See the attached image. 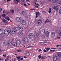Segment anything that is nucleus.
<instances>
[{"instance_id":"obj_20","label":"nucleus","mask_w":61,"mask_h":61,"mask_svg":"<svg viewBox=\"0 0 61 61\" xmlns=\"http://www.w3.org/2000/svg\"><path fill=\"white\" fill-rule=\"evenodd\" d=\"M34 7L35 8H38V6H37V4L36 3H35V4L34 5Z\"/></svg>"},{"instance_id":"obj_31","label":"nucleus","mask_w":61,"mask_h":61,"mask_svg":"<svg viewBox=\"0 0 61 61\" xmlns=\"http://www.w3.org/2000/svg\"><path fill=\"white\" fill-rule=\"evenodd\" d=\"M17 52H22V50H17Z\"/></svg>"},{"instance_id":"obj_56","label":"nucleus","mask_w":61,"mask_h":61,"mask_svg":"<svg viewBox=\"0 0 61 61\" xmlns=\"http://www.w3.org/2000/svg\"><path fill=\"white\" fill-rule=\"evenodd\" d=\"M16 1L17 2H20V1H19V0H16Z\"/></svg>"},{"instance_id":"obj_54","label":"nucleus","mask_w":61,"mask_h":61,"mask_svg":"<svg viewBox=\"0 0 61 61\" xmlns=\"http://www.w3.org/2000/svg\"><path fill=\"white\" fill-rule=\"evenodd\" d=\"M40 44L41 45H43V43L42 42L41 43H40Z\"/></svg>"},{"instance_id":"obj_24","label":"nucleus","mask_w":61,"mask_h":61,"mask_svg":"<svg viewBox=\"0 0 61 61\" xmlns=\"http://www.w3.org/2000/svg\"><path fill=\"white\" fill-rule=\"evenodd\" d=\"M49 11H48L49 13L50 14L51 13V12L52 11H51V8H49Z\"/></svg>"},{"instance_id":"obj_19","label":"nucleus","mask_w":61,"mask_h":61,"mask_svg":"<svg viewBox=\"0 0 61 61\" xmlns=\"http://www.w3.org/2000/svg\"><path fill=\"white\" fill-rule=\"evenodd\" d=\"M18 34L19 35H20V36H23V34L22 32H19Z\"/></svg>"},{"instance_id":"obj_46","label":"nucleus","mask_w":61,"mask_h":61,"mask_svg":"<svg viewBox=\"0 0 61 61\" xmlns=\"http://www.w3.org/2000/svg\"><path fill=\"white\" fill-rule=\"evenodd\" d=\"M2 11V8H0V12H1Z\"/></svg>"},{"instance_id":"obj_58","label":"nucleus","mask_w":61,"mask_h":61,"mask_svg":"<svg viewBox=\"0 0 61 61\" xmlns=\"http://www.w3.org/2000/svg\"><path fill=\"white\" fill-rule=\"evenodd\" d=\"M3 58H0V61L2 60H3Z\"/></svg>"},{"instance_id":"obj_28","label":"nucleus","mask_w":61,"mask_h":61,"mask_svg":"<svg viewBox=\"0 0 61 61\" xmlns=\"http://www.w3.org/2000/svg\"><path fill=\"white\" fill-rule=\"evenodd\" d=\"M45 58V56H42L41 57V59H44Z\"/></svg>"},{"instance_id":"obj_4","label":"nucleus","mask_w":61,"mask_h":61,"mask_svg":"<svg viewBox=\"0 0 61 61\" xmlns=\"http://www.w3.org/2000/svg\"><path fill=\"white\" fill-rule=\"evenodd\" d=\"M23 41L25 43H27L28 40V39L26 37H25L23 39Z\"/></svg>"},{"instance_id":"obj_17","label":"nucleus","mask_w":61,"mask_h":61,"mask_svg":"<svg viewBox=\"0 0 61 61\" xmlns=\"http://www.w3.org/2000/svg\"><path fill=\"white\" fill-rule=\"evenodd\" d=\"M61 2L60 1H58V2H57L56 3V5H59L60 4H61Z\"/></svg>"},{"instance_id":"obj_25","label":"nucleus","mask_w":61,"mask_h":61,"mask_svg":"<svg viewBox=\"0 0 61 61\" xmlns=\"http://www.w3.org/2000/svg\"><path fill=\"white\" fill-rule=\"evenodd\" d=\"M25 55H26V56H29L30 55V53H26L25 54Z\"/></svg>"},{"instance_id":"obj_38","label":"nucleus","mask_w":61,"mask_h":61,"mask_svg":"<svg viewBox=\"0 0 61 61\" xmlns=\"http://www.w3.org/2000/svg\"><path fill=\"white\" fill-rule=\"evenodd\" d=\"M52 3H56L55 0H52Z\"/></svg>"},{"instance_id":"obj_26","label":"nucleus","mask_w":61,"mask_h":61,"mask_svg":"<svg viewBox=\"0 0 61 61\" xmlns=\"http://www.w3.org/2000/svg\"><path fill=\"white\" fill-rule=\"evenodd\" d=\"M15 30L16 31H17L18 30V28L17 27H15Z\"/></svg>"},{"instance_id":"obj_36","label":"nucleus","mask_w":61,"mask_h":61,"mask_svg":"<svg viewBox=\"0 0 61 61\" xmlns=\"http://www.w3.org/2000/svg\"><path fill=\"white\" fill-rule=\"evenodd\" d=\"M41 55H39L38 57L39 59L41 58Z\"/></svg>"},{"instance_id":"obj_13","label":"nucleus","mask_w":61,"mask_h":61,"mask_svg":"<svg viewBox=\"0 0 61 61\" xmlns=\"http://www.w3.org/2000/svg\"><path fill=\"white\" fill-rule=\"evenodd\" d=\"M57 56H54L53 57L54 61H56V60H57Z\"/></svg>"},{"instance_id":"obj_59","label":"nucleus","mask_w":61,"mask_h":61,"mask_svg":"<svg viewBox=\"0 0 61 61\" xmlns=\"http://www.w3.org/2000/svg\"><path fill=\"white\" fill-rule=\"evenodd\" d=\"M21 60H23V58H21L20 59Z\"/></svg>"},{"instance_id":"obj_47","label":"nucleus","mask_w":61,"mask_h":61,"mask_svg":"<svg viewBox=\"0 0 61 61\" xmlns=\"http://www.w3.org/2000/svg\"><path fill=\"white\" fill-rule=\"evenodd\" d=\"M43 2H41L40 3V5H43Z\"/></svg>"},{"instance_id":"obj_52","label":"nucleus","mask_w":61,"mask_h":61,"mask_svg":"<svg viewBox=\"0 0 61 61\" xmlns=\"http://www.w3.org/2000/svg\"><path fill=\"white\" fill-rule=\"evenodd\" d=\"M24 6H26L27 5H26L25 4H24L23 5Z\"/></svg>"},{"instance_id":"obj_48","label":"nucleus","mask_w":61,"mask_h":61,"mask_svg":"<svg viewBox=\"0 0 61 61\" xmlns=\"http://www.w3.org/2000/svg\"><path fill=\"white\" fill-rule=\"evenodd\" d=\"M3 20L4 22H6V20L5 19H3Z\"/></svg>"},{"instance_id":"obj_51","label":"nucleus","mask_w":61,"mask_h":61,"mask_svg":"<svg viewBox=\"0 0 61 61\" xmlns=\"http://www.w3.org/2000/svg\"><path fill=\"white\" fill-rule=\"evenodd\" d=\"M21 1H22V2L23 3H25V1H24V0H21Z\"/></svg>"},{"instance_id":"obj_14","label":"nucleus","mask_w":61,"mask_h":61,"mask_svg":"<svg viewBox=\"0 0 61 61\" xmlns=\"http://www.w3.org/2000/svg\"><path fill=\"white\" fill-rule=\"evenodd\" d=\"M12 41H9L8 42V46H10L12 45Z\"/></svg>"},{"instance_id":"obj_21","label":"nucleus","mask_w":61,"mask_h":61,"mask_svg":"<svg viewBox=\"0 0 61 61\" xmlns=\"http://www.w3.org/2000/svg\"><path fill=\"white\" fill-rule=\"evenodd\" d=\"M57 54L60 57H61V53H58Z\"/></svg>"},{"instance_id":"obj_63","label":"nucleus","mask_w":61,"mask_h":61,"mask_svg":"<svg viewBox=\"0 0 61 61\" xmlns=\"http://www.w3.org/2000/svg\"><path fill=\"white\" fill-rule=\"evenodd\" d=\"M56 46L57 47H58V46H59V45H56Z\"/></svg>"},{"instance_id":"obj_53","label":"nucleus","mask_w":61,"mask_h":61,"mask_svg":"<svg viewBox=\"0 0 61 61\" xmlns=\"http://www.w3.org/2000/svg\"><path fill=\"white\" fill-rule=\"evenodd\" d=\"M2 52V50L1 49H0V54Z\"/></svg>"},{"instance_id":"obj_9","label":"nucleus","mask_w":61,"mask_h":61,"mask_svg":"<svg viewBox=\"0 0 61 61\" xmlns=\"http://www.w3.org/2000/svg\"><path fill=\"white\" fill-rule=\"evenodd\" d=\"M16 20L17 22H20L22 21V20H21V18L20 17H18L17 18Z\"/></svg>"},{"instance_id":"obj_50","label":"nucleus","mask_w":61,"mask_h":61,"mask_svg":"<svg viewBox=\"0 0 61 61\" xmlns=\"http://www.w3.org/2000/svg\"><path fill=\"white\" fill-rule=\"evenodd\" d=\"M2 16H3V17H5V16H6V15L5 14H3L2 15Z\"/></svg>"},{"instance_id":"obj_16","label":"nucleus","mask_w":61,"mask_h":61,"mask_svg":"<svg viewBox=\"0 0 61 61\" xmlns=\"http://www.w3.org/2000/svg\"><path fill=\"white\" fill-rule=\"evenodd\" d=\"M4 34V32L3 30L2 29H0V35H3Z\"/></svg>"},{"instance_id":"obj_57","label":"nucleus","mask_w":61,"mask_h":61,"mask_svg":"<svg viewBox=\"0 0 61 61\" xmlns=\"http://www.w3.org/2000/svg\"><path fill=\"white\" fill-rule=\"evenodd\" d=\"M25 17L26 18V19H27V18H28V17L27 16H25Z\"/></svg>"},{"instance_id":"obj_7","label":"nucleus","mask_w":61,"mask_h":61,"mask_svg":"<svg viewBox=\"0 0 61 61\" xmlns=\"http://www.w3.org/2000/svg\"><path fill=\"white\" fill-rule=\"evenodd\" d=\"M3 44L4 45H7L8 44L7 41L6 40H5L3 41Z\"/></svg>"},{"instance_id":"obj_30","label":"nucleus","mask_w":61,"mask_h":61,"mask_svg":"<svg viewBox=\"0 0 61 61\" xmlns=\"http://www.w3.org/2000/svg\"><path fill=\"white\" fill-rule=\"evenodd\" d=\"M10 11L11 12V13H13L14 12V11L13 10H10Z\"/></svg>"},{"instance_id":"obj_6","label":"nucleus","mask_w":61,"mask_h":61,"mask_svg":"<svg viewBox=\"0 0 61 61\" xmlns=\"http://www.w3.org/2000/svg\"><path fill=\"white\" fill-rule=\"evenodd\" d=\"M38 24L39 25H41L42 23V22L41 21V20H38L37 21Z\"/></svg>"},{"instance_id":"obj_27","label":"nucleus","mask_w":61,"mask_h":61,"mask_svg":"<svg viewBox=\"0 0 61 61\" xmlns=\"http://www.w3.org/2000/svg\"><path fill=\"white\" fill-rule=\"evenodd\" d=\"M16 58L18 60H19V59L21 58L20 57H16Z\"/></svg>"},{"instance_id":"obj_64","label":"nucleus","mask_w":61,"mask_h":61,"mask_svg":"<svg viewBox=\"0 0 61 61\" xmlns=\"http://www.w3.org/2000/svg\"><path fill=\"white\" fill-rule=\"evenodd\" d=\"M47 41L46 40H45L44 41L45 42H47Z\"/></svg>"},{"instance_id":"obj_41","label":"nucleus","mask_w":61,"mask_h":61,"mask_svg":"<svg viewBox=\"0 0 61 61\" xmlns=\"http://www.w3.org/2000/svg\"><path fill=\"white\" fill-rule=\"evenodd\" d=\"M50 51L51 52H54L55 51V50H50Z\"/></svg>"},{"instance_id":"obj_43","label":"nucleus","mask_w":61,"mask_h":61,"mask_svg":"<svg viewBox=\"0 0 61 61\" xmlns=\"http://www.w3.org/2000/svg\"><path fill=\"white\" fill-rule=\"evenodd\" d=\"M47 51H48V50H49L50 49V48H46V49Z\"/></svg>"},{"instance_id":"obj_42","label":"nucleus","mask_w":61,"mask_h":61,"mask_svg":"<svg viewBox=\"0 0 61 61\" xmlns=\"http://www.w3.org/2000/svg\"><path fill=\"white\" fill-rule=\"evenodd\" d=\"M43 51L45 52H47V51H46V50L45 49H44Z\"/></svg>"},{"instance_id":"obj_3","label":"nucleus","mask_w":61,"mask_h":61,"mask_svg":"<svg viewBox=\"0 0 61 61\" xmlns=\"http://www.w3.org/2000/svg\"><path fill=\"white\" fill-rule=\"evenodd\" d=\"M45 35L46 37H48L49 36V32L47 30H46L45 33Z\"/></svg>"},{"instance_id":"obj_35","label":"nucleus","mask_w":61,"mask_h":61,"mask_svg":"<svg viewBox=\"0 0 61 61\" xmlns=\"http://www.w3.org/2000/svg\"><path fill=\"white\" fill-rule=\"evenodd\" d=\"M3 56H4V57H6V54H5V55H3Z\"/></svg>"},{"instance_id":"obj_10","label":"nucleus","mask_w":61,"mask_h":61,"mask_svg":"<svg viewBox=\"0 0 61 61\" xmlns=\"http://www.w3.org/2000/svg\"><path fill=\"white\" fill-rule=\"evenodd\" d=\"M33 34L32 33H30L29 35V37L30 38H32L33 36Z\"/></svg>"},{"instance_id":"obj_62","label":"nucleus","mask_w":61,"mask_h":61,"mask_svg":"<svg viewBox=\"0 0 61 61\" xmlns=\"http://www.w3.org/2000/svg\"><path fill=\"white\" fill-rule=\"evenodd\" d=\"M43 45H46V42H44L43 43Z\"/></svg>"},{"instance_id":"obj_32","label":"nucleus","mask_w":61,"mask_h":61,"mask_svg":"<svg viewBox=\"0 0 61 61\" xmlns=\"http://www.w3.org/2000/svg\"><path fill=\"white\" fill-rule=\"evenodd\" d=\"M9 32H11V29L10 28H9L8 29Z\"/></svg>"},{"instance_id":"obj_12","label":"nucleus","mask_w":61,"mask_h":61,"mask_svg":"<svg viewBox=\"0 0 61 61\" xmlns=\"http://www.w3.org/2000/svg\"><path fill=\"white\" fill-rule=\"evenodd\" d=\"M21 23L23 25H25L26 24L25 21L22 20H21Z\"/></svg>"},{"instance_id":"obj_34","label":"nucleus","mask_w":61,"mask_h":61,"mask_svg":"<svg viewBox=\"0 0 61 61\" xmlns=\"http://www.w3.org/2000/svg\"><path fill=\"white\" fill-rule=\"evenodd\" d=\"M6 19H7V20H8V21H9V20H10V19H9V17H7L6 18Z\"/></svg>"},{"instance_id":"obj_33","label":"nucleus","mask_w":61,"mask_h":61,"mask_svg":"<svg viewBox=\"0 0 61 61\" xmlns=\"http://www.w3.org/2000/svg\"><path fill=\"white\" fill-rule=\"evenodd\" d=\"M49 22V20L48 19L47 20L45 21V23L48 22Z\"/></svg>"},{"instance_id":"obj_49","label":"nucleus","mask_w":61,"mask_h":61,"mask_svg":"<svg viewBox=\"0 0 61 61\" xmlns=\"http://www.w3.org/2000/svg\"><path fill=\"white\" fill-rule=\"evenodd\" d=\"M6 14H9L10 13V12H6Z\"/></svg>"},{"instance_id":"obj_1","label":"nucleus","mask_w":61,"mask_h":61,"mask_svg":"<svg viewBox=\"0 0 61 61\" xmlns=\"http://www.w3.org/2000/svg\"><path fill=\"white\" fill-rule=\"evenodd\" d=\"M16 42H15L13 43L12 45L14 46H19L21 44V41L19 40H18L16 41Z\"/></svg>"},{"instance_id":"obj_45","label":"nucleus","mask_w":61,"mask_h":61,"mask_svg":"<svg viewBox=\"0 0 61 61\" xmlns=\"http://www.w3.org/2000/svg\"><path fill=\"white\" fill-rule=\"evenodd\" d=\"M42 13L43 14H46V12H45L44 11H43L42 12Z\"/></svg>"},{"instance_id":"obj_8","label":"nucleus","mask_w":61,"mask_h":61,"mask_svg":"<svg viewBox=\"0 0 61 61\" xmlns=\"http://www.w3.org/2000/svg\"><path fill=\"white\" fill-rule=\"evenodd\" d=\"M12 33L13 34H15L16 33V31L15 29L14 28L12 29Z\"/></svg>"},{"instance_id":"obj_40","label":"nucleus","mask_w":61,"mask_h":61,"mask_svg":"<svg viewBox=\"0 0 61 61\" xmlns=\"http://www.w3.org/2000/svg\"><path fill=\"white\" fill-rule=\"evenodd\" d=\"M22 13L23 14H25V12L23 11L22 12Z\"/></svg>"},{"instance_id":"obj_23","label":"nucleus","mask_w":61,"mask_h":61,"mask_svg":"<svg viewBox=\"0 0 61 61\" xmlns=\"http://www.w3.org/2000/svg\"><path fill=\"white\" fill-rule=\"evenodd\" d=\"M38 36H39V34L38 33H36L35 35V37H37Z\"/></svg>"},{"instance_id":"obj_15","label":"nucleus","mask_w":61,"mask_h":61,"mask_svg":"<svg viewBox=\"0 0 61 61\" xmlns=\"http://www.w3.org/2000/svg\"><path fill=\"white\" fill-rule=\"evenodd\" d=\"M55 36V32H53L51 33V37H54V36Z\"/></svg>"},{"instance_id":"obj_11","label":"nucleus","mask_w":61,"mask_h":61,"mask_svg":"<svg viewBox=\"0 0 61 61\" xmlns=\"http://www.w3.org/2000/svg\"><path fill=\"white\" fill-rule=\"evenodd\" d=\"M39 15H40V14L39 12H36V18L37 17H38Z\"/></svg>"},{"instance_id":"obj_22","label":"nucleus","mask_w":61,"mask_h":61,"mask_svg":"<svg viewBox=\"0 0 61 61\" xmlns=\"http://www.w3.org/2000/svg\"><path fill=\"white\" fill-rule=\"evenodd\" d=\"M19 29L20 31H21V32H22V31H23V28H20Z\"/></svg>"},{"instance_id":"obj_39","label":"nucleus","mask_w":61,"mask_h":61,"mask_svg":"<svg viewBox=\"0 0 61 61\" xmlns=\"http://www.w3.org/2000/svg\"><path fill=\"white\" fill-rule=\"evenodd\" d=\"M59 14H61V9L59 11Z\"/></svg>"},{"instance_id":"obj_29","label":"nucleus","mask_w":61,"mask_h":61,"mask_svg":"<svg viewBox=\"0 0 61 61\" xmlns=\"http://www.w3.org/2000/svg\"><path fill=\"white\" fill-rule=\"evenodd\" d=\"M59 34L60 36H61V30L59 31Z\"/></svg>"},{"instance_id":"obj_61","label":"nucleus","mask_w":61,"mask_h":61,"mask_svg":"<svg viewBox=\"0 0 61 61\" xmlns=\"http://www.w3.org/2000/svg\"><path fill=\"white\" fill-rule=\"evenodd\" d=\"M58 0H55V2H57L58 1Z\"/></svg>"},{"instance_id":"obj_60","label":"nucleus","mask_w":61,"mask_h":61,"mask_svg":"<svg viewBox=\"0 0 61 61\" xmlns=\"http://www.w3.org/2000/svg\"><path fill=\"white\" fill-rule=\"evenodd\" d=\"M9 56H7V59H9Z\"/></svg>"},{"instance_id":"obj_44","label":"nucleus","mask_w":61,"mask_h":61,"mask_svg":"<svg viewBox=\"0 0 61 61\" xmlns=\"http://www.w3.org/2000/svg\"><path fill=\"white\" fill-rule=\"evenodd\" d=\"M2 23H3V25H5V24H6L4 22H3Z\"/></svg>"},{"instance_id":"obj_55","label":"nucleus","mask_w":61,"mask_h":61,"mask_svg":"<svg viewBox=\"0 0 61 61\" xmlns=\"http://www.w3.org/2000/svg\"><path fill=\"white\" fill-rule=\"evenodd\" d=\"M18 27L19 28V29L20 28H21V27L20 26V25H19V26H18Z\"/></svg>"},{"instance_id":"obj_37","label":"nucleus","mask_w":61,"mask_h":61,"mask_svg":"<svg viewBox=\"0 0 61 61\" xmlns=\"http://www.w3.org/2000/svg\"><path fill=\"white\" fill-rule=\"evenodd\" d=\"M41 49H40L38 51L39 52H41V51H42V50H41Z\"/></svg>"},{"instance_id":"obj_18","label":"nucleus","mask_w":61,"mask_h":61,"mask_svg":"<svg viewBox=\"0 0 61 61\" xmlns=\"http://www.w3.org/2000/svg\"><path fill=\"white\" fill-rule=\"evenodd\" d=\"M53 9L56 10H58V7L57 6H55L53 8Z\"/></svg>"},{"instance_id":"obj_5","label":"nucleus","mask_w":61,"mask_h":61,"mask_svg":"<svg viewBox=\"0 0 61 61\" xmlns=\"http://www.w3.org/2000/svg\"><path fill=\"white\" fill-rule=\"evenodd\" d=\"M45 29L42 30L41 31V34L42 35H44L45 34Z\"/></svg>"},{"instance_id":"obj_2","label":"nucleus","mask_w":61,"mask_h":61,"mask_svg":"<svg viewBox=\"0 0 61 61\" xmlns=\"http://www.w3.org/2000/svg\"><path fill=\"white\" fill-rule=\"evenodd\" d=\"M4 34L6 36H8L9 35V32L7 30H5L4 31Z\"/></svg>"}]
</instances>
